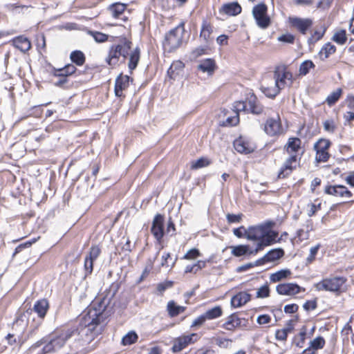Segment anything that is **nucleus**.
<instances>
[{
  "label": "nucleus",
  "mask_w": 354,
  "mask_h": 354,
  "mask_svg": "<svg viewBox=\"0 0 354 354\" xmlns=\"http://www.w3.org/2000/svg\"><path fill=\"white\" fill-rule=\"evenodd\" d=\"M108 302L105 298L96 299L87 307L79 317V326L66 327L55 331L51 337L55 348H61L68 339L75 337L84 343H89L100 335L108 317Z\"/></svg>",
  "instance_id": "f257e3e1"
},
{
  "label": "nucleus",
  "mask_w": 354,
  "mask_h": 354,
  "mask_svg": "<svg viewBox=\"0 0 354 354\" xmlns=\"http://www.w3.org/2000/svg\"><path fill=\"white\" fill-rule=\"evenodd\" d=\"M274 223L267 221L263 223L248 227L247 239L257 242L251 253H258L266 247L276 243L278 232L272 230Z\"/></svg>",
  "instance_id": "f03ea898"
},
{
  "label": "nucleus",
  "mask_w": 354,
  "mask_h": 354,
  "mask_svg": "<svg viewBox=\"0 0 354 354\" xmlns=\"http://www.w3.org/2000/svg\"><path fill=\"white\" fill-rule=\"evenodd\" d=\"M131 45L132 42L126 38L121 40L119 44L113 45L115 50H117L119 57H123V60L129 55L128 67L130 73H132L136 68L140 58V50L138 47H136L129 53Z\"/></svg>",
  "instance_id": "7ed1b4c3"
},
{
  "label": "nucleus",
  "mask_w": 354,
  "mask_h": 354,
  "mask_svg": "<svg viewBox=\"0 0 354 354\" xmlns=\"http://www.w3.org/2000/svg\"><path fill=\"white\" fill-rule=\"evenodd\" d=\"M184 31V23H180L165 35L162 44L165 51L171 53L180 47L183 41Z\"/></svg>",
  "instance_id": "20e7f679"
},
{
  "label": "nucleus",
  "mask_w": 354,
  "mask_h": 354,
  "mask_svg": "<svg viewBox=\"0 0 354 354\" xmlns=\"http://www.w3.org/2000/svg\"><path fill=\"white\" fill-rule=\"evenodd\" d=\"M346 279L343 277H335L332 278H326L315 284L317 290H325L333 292H342V286L346 283Z\"/></svg>",
  "instance_id": "39448f33"
},
{
  "label": "nucleus",
  "mask_w": 354,
  "mask_h": 354,
  "mask_svg": "<svg viewBox=\"0 0 354 354\" xmlns=\"http://www.w3.org/2000/svg\"><path fill=\"white\" fill-rule=\"evenodd\" d=\"M252 15L259 27L266 29L271 23L268 15V6L264 3H259L253 7Z\"/></svg>",
  "instance_id": "423d86ee"
},
{
  "label": "nucleus",
  "mask_w": 354,
  "mask_h": 354,
  "mask_svg": "<svg viewBox=\"0 0 354 354\" xmlns=\"http://www.w3.org/2000/svg\"><path fill=\"white\" fill-rule=\"evenodd\" d=\"M237 111H244L245 109L249 110L252 113L259 115L262 113L263 111V106L259 103L257 97L252 94L248 99L246 102H237L234 106Z\"/></svg>",
  "instance_id": "0eeeda50"
},
{
  "label": "nucleus",
  "mask_w": 354,
  "mask_h": 354,
  "mask_svg": "<svg viewBox=\"0 0 354 354\" xmlns=\"http://www.w3.org/2000/svg\"><path fill=\"white\" fill-rule=\"evenodd\" d=\"M261 90L266 96L270 98L275 97L280 92L279 86L274 82L271 75H266L263 77Z\"/></svg>",
  "instance_id": "6e6552de"
},
{
  "label": "nucleus",
  "mask_w": 354,
  "mask_h": 354,
  "mask_svg": "<svg viewBox=\"0 0 354 354\" xmlns=\"http://www.w3.org/2000/svg\"><path fill=\"white\" fill-rule=\"evenodd\" d=\"M271 76L274 79V82L279 86L280 90L286 87L288 84L287 81H289L290 84L292 82V73L288 71L284 66L276 67Z\"/></svg>",
  "instance_id": "1a4fd4ad"
},
{
  "label": "nucleus",
  "mask_w": 354,
  "mask_h": 354,
  "mask_svg": "<svg viewBox=\"0 0 354 354\" xmlns=\"http://www.w3.org/2000/svg\"><path fill=\"white\" fill-rule=\"evenodd\" d=\"M264 131L270 136L282 134L283 129L279 117L268 118L265 123Z\"/></svg>",
  "instance_id": "9d476101"
},
{
  "label": "nucleus",
  "mask_w": 354,
  "mask_h": 354,
  "mask_svg": "<svg viewBox=\"0 0 354 354\" xmlns=\"http://www.w3.org/2000/svg\"><path fill=\"white\" fill-rule=\"evenodd\" d=\"M288 21L290 26L297 29L303 35L306 34L308 30L312 26L313 21L309 18H300L298 17H290Z\"/></svg>",
  "instance_id": "9b49d317"
},
{
  "label": "nucleus",
  "mask_w": 354,
  "mask_h": 354,
  "mask_svg": "<svg viewBox=\"0 0 354 354\" xmlns=\"http://www.w3.org/2000/svg\"><path fill=\"white\" fill-rule=\"evenodd\" d=\"M151 232L157 241L160 243L165 234L164 216L162 214H158L153 218Z\"/></svg>",
  "instance_id": "f8f14e48"
},
{
  "label": "nucleus",
  "mask_w": 354,
  "mask_h": 354,
  "mask_svg": "<svg viewBox=\"0 0 354 354\" xmlns=\"http://www.w3.org/2000/svg\"><path fill=\"white\" fill-rule=\"evenodd\" d=\"M197 335L192 333L188 335H183L174 339L171 350L174 353L180 352L186 348L189 344L194 343V338Z\"/></svg>",
  "instance_id": "ddd939ff"
},
{
  "label": "nucleus",
  "mask_w": 354,
  "mask_h": 354,
  "mask_svg": "<svg viewBox=\"0 0 354 354\" xmlns=\"http://www.w3.org/2000/svg\"><path fill=\"white\" fill-rule=\"evenodd\" d=\"M325 193L337 197L349 198L352 196L351 192L344 185H327Z\"/></svg>",
  "instance_id": "4468645a"
},
{
  "label": "nucleus",
  "mask_w": 354,
  "mask_h": 354,
  "mask_svg": "<svg viewBox=\"0 0 354 354\" xmlns=\"http://www.w3.org/2000/svg\"><path fill=\"white\" fill-rule=\"evenodd\" d=\"M276 290L281 295H295L301 290V287L296 283H280L277 286Z\"/></svg>",
  "instance_id": "2eb2a0df"
},
{
  "label": "nucleus",
  "mask_w": 354,
  "mask_h": 354,
  "mask_svg": "<svg viewBox=\"0 0 354 354\" xmlns=\"http://www.w3.org/2000/svg\"><path fill=\"white\" fill-rule=\"evenodd\" d=\"M234 147L239 153L245 154L250 153L254 150L253 145L242 137L234 141Z\"/></svg>",
  "instance_id": "dca6fc26"
},
{
  "label": "nucleus",
  "mask_w": 354,
  "mask_h": 354,
  "mask_svg": "<svg viewBox=\"0 0 354 354\" xmlns=\"http://www.w3.org/2000/svg\"><path fill=\"white\" fill-rule=\"evenodd\" d=\"M130 80L132 82L133 79L127 75L120 74L115 80V94L117 97H122V91L126 89L129 85Z\"/></svg>",
  "instance_id": "f3484780"
},
{
  "label": "nucleus",
  "mask_w": 354,
  "mask_h": 354,
  "mask_svg": "<svg viewBox=\"0 0 354 354\" xmlns=\"http://www.w3.org/2000/svg\"><path fill=\"white\" fill-rule=\"evenodd\" d=\"M126 8V4L115 3L111 5L108 10L113 17L115 19H121L122 21H125L127 20V17L124 16Z\"/></svg>",
  "instance_id": "a211bd4d"
},
{
  "label": "nucleus",
  "mask_w": 354,
  "mask_h": 354,
  "mask_svg": "<svg viewBox=\"0 0 354 354\" xmlns=\"http://www.w3.org/2000/svg\"><path fill=\"white\" fill-rule=\"evenodd\" d=\"M297 161V154H292L284 162L283 166L279 174V177L284 178L290 174L292 169L296 167Z\"/></svg>",
  "instance_id": "6ab92c4d"
},
{
  "label": "nucleus",
  "mask_w": 354,
  "mask_h": 354,
  "mask_svg": "<svg viewBox=\"0 0 354 354\" xmlns=\"http://www.w3.org/2000/svg\"><path fill=\"white\" fill-rule=\"evenodd\" d=\"M250 299V294L245 291H241L232 297L231 305L234 308H240L246 304Z\"/></svg>",
  "instance_id": "aec40b11"
},
{
  "label": "nucleus",
  "mask_w": 354,
  "mask_h": 354,
  "mask_svg": "<svg viewBox=\"0 0 354 354\" xmlns=\"http://www.w3.org/2000/svg\"><path fill=\"white\" fill-rule=\"evenodd\" d=\"M241 11L242 8L236 1L225 3L220 9L221 13H224L228 16H236L239 15Z\"/></svg>",
  "instance_id": "412c9836"
},
{
  "label": "nucleus",
  "mask_w": 354,
  "mask_h": 354,
  "mask_svg": "<svg viewBox=\"0 0 354 354\" xmlns=\"http://www.w3.org/2000/svg\"><path fill=\"white\" fill-rule=\"evenodd\" d=\"M48 309V302L46 299H41L37 301L33 307V310L37 314V315L44 318Z\"/></svg>",
  "instance_id": "4be33fe9"
},
{
  "label": "nucleus",
  "mask_w": 354,
  "mask_h": 354,
  "mask_svg": "<svg viewBox=\"0 0 354 354\" xmlns=\"http://www.w3.org/2000/svg\"><path fill=\"white\" fill-rule=\"evenodd\" d=\"M14 46L19 49L22 52L28 51L30 47L31 44L30 41L23 36H19L13 39Z\"/></svg>",
  "instance_id": "5701e85b"
},
{
  "label": "nucleus",
  "mask_w": 354,
  "mask_h": 354,
  "mask_svg": "<svg viewBox=\"0 0 354 354\" xmlns=\"http://www.w3.org/2000/svg\"><path fill=\"white\" fill-rule=\"evenodd\" d=\"M253 250L248 245H239L232 247V254L235 257H241L245 254L255 255L257 253H250Z\"/></svg>",
  "instance_id": "b1692460"
},
{
  "label": "nucleus",
  "mask_w": 354,
  "mask_h": 354,
  "mask_svg": "<svg viewBox=\"0 0 354 354\" xmlns=\"http://www.w3.org/2000/svg\"><path fill=\"white\" fill-rule=\"evenodd\" d=\"M241 323V319L234 313L227 317V321L223 324V328L227 330H232L240 326Z\"/></svg>",
  "instance_id": "393cba45"
},
{
  "label": "nucleus",
  "mask_w": 354,
  "mask_h": 354,
  "mask_svg": "<svg viewBox=\"0 0 354 354\" xmlns=\"http://www.w3.org/2000/svg\"><path fill=\"white\" fill-rule=\"evenodd\" d=\"M215 62L212 59H205L201 61L198 66V69L203 73L212 74L215 70Z\"/></svg>",
  "instance_id": "a878e982"
},
{
  "label": "nucleus",
  "mask_w": 354,
  "mask_h": 354,
  "mask_svg": "<svg viewBox=\"0 0 354 354\" xmlns=\"http://www.w3.org/2000/svg\"><path fill=\"white\" fill-rule=\"evenodd\" d=\"M336 51V46L330 42L325 44L319 52V57L322 60L327 59L330 55L334 54Z\"/></svg>",
  "instance_id": "bb28decb"
},
{
  "label": "nucleus",
  "mask_w": 354,
  "mask_h": 354,
  "mask_svg": "<svg viewBox=\"0 0 354 354\" xmlns=\"http://www.w3.org/2000/svg\"><path fill=\"white\" fill-rule=\"evenodd\" d=\"M77 68L73 64H67L61 68L55 69L53 72L54 76H63L68 78V76L73 75Z\"/></svg>",
  "instance_id": "cd10ccee"
},
{
  "label": "nucleus",
  "mask_w": 354,
  "mask_h": 354,
  "mask_svg": "<svg viewBox=\"0 0 354 354\" xmlns=\"http://www.w3.org/2000/svg\"><path fill=\"white\" fill-rule=\"evenodd\" d=\"M184 66L183 62L180 60L174 62L167 71L168 75L170 78L174 79L183 70Z\"/></svg>",
  "instance_id": "c85d7f7f"
},
{
  "label": "nucleus",
  "mask_w": 354,
  "mask_h": 354,
  "mask_svg": "<svg viewBox=\"0 0 354 354\" xmlns=\"http://www.w3.org/2000/svg\"><path fill=\"white\" fill-rule=\"evenodd\" d=\"M168 314L171 317H174L178 315L180 313H183L186 308L182 306H178L174 301L168 302L167 306Z\"/></svg>",
  "instance_id": "c756f323"
},
{
  "label": "nucleus",
  "mask_w": 354,
  "mask_h": 354,
  "mask_svg": "<svg viewBox=\"0 0 354 354\" xmlns=\"http://www.w3.org/2000/svg\"><path fill=\"white\" fill-rule=\"evenodd\" d=\"M301 141L298 138H289L286 147L288 153H297L301 149Z\"/></svg>",
  "instance_id": "7c9ffc66"
},
{
  "label": "nucleus",
  "mask_w": 354,
  "mask_h": 354,
  "mask_svg": "<svg viewBox=\"0 0 354 354\" xmlns=\"http://www.w3.org/2000/svg\"><path fill=\"white\" fill-rule=\"evenodd\" d=\"M120 59V57L117 53V50H115L113 45L110 47L109 50V53L107 57H106V62L111 67H114L118 64Z\"/></svg>",
  "instance_id": "2f4dec72"
},
{
  "label": "nucleus",
  "mask_w": 354,
  "mask_h": 354,
  "mask_svg": "<svg viewBox=\"0 0 354 354\" xmlns=\"http://www.w3.org/2000/svg\"><path fill=\"white\" fill-rule=\"evenodd\" d=\"M268 263L279 260L284 255V251L281 248H276L270 250L266 254Z\"/></svg>",
  "instance_id": "473e14b6"
},
{
  "label": "nucleus",
  "mask_w": 354,
  "mask_h": 354,
  "mask_svg": "<svg viewBox=\"0 0 354 354\" xmlns=\"http://www.w3.org/2000/svg\"><path fill=\"white\" fill-rule=\"evenodd\" d=\"M70 59L73 63L77 66H81L85 63L86 57L84 54L80 50H74L70 55Z\"/></svg>",
  "instance_id": "72a5a7b5"
},
{
  "label": "nucleus",
  "mask_w": 354,
  "mask_h": 354,
  "mask_svg": "<svg viewBox=\"0 0 354 354\" xmlns=\"http://www.w3.org/2000/svg\"><path fill=\"white\" fill-rule=\"evenodd\" d=\"M177 261V257L173 258L170 253H164L161 258V266L172 268Z\"/></svg>",
  "instance_id": "f704fd0d"
},
{
  "label": "nucleus",
  "mask_w": 354,
  "mask_h": 354,
  "mask_svg": "<svg viewBox=\"0 0 354 354\" xmlns=\"http://www.w3.org/2000/svg\"><path fill=\"white\" fill-rule=\"evenodd\" d=\"M204 314L207 320H211L220 317L223 314V310L221 306H217L207 310Z\"/></svg>",
  "instance_id": "c9c22d12"
},
{
  "label": "nucleus",
  "mask_w": 354,
  "mask_h": 354,
  "mask_svg": "<svg viewBox=\"0 0 354 354\" xmlns=\"http://www.w3.org/2000/svg\"><path fill=\"white\" fill-rule=\"evenodd\" d=\"M332 40L339 45H344L347 41L346 32L345 30H339L336 31L333 37Z\"/></svg>",
  "instance_id": "e433bc0d"
},
{
  "label": "nucleus",
  "mask_w": 354,
  "mask_h": 354,
  "mask_svg": "<svg viewBox=\"0 0 354 354\" xmlns=\"http://www.w3.org/2000/svg\"><path fill=\"white\" fill-rule=\"evenodd\" d=\"M342 93V88H337L335 91H333L330 94H329L326 99V102L328 104V105L330 106L334 105L341 97Z\"/></svg>",
  "instance_id": "4c0bfd02"
},
{
  "label": "nucleus",
  "mask_w": 354,
  "mask_h": 354,
  "mask_svg": "<svg viewBox=\"0 0 354 354\" xmlns=\"http://www.w3.org/2000/svg\"><path fill=\"white\" fill-rule=\"evenodd\" d=\"M290 273L291 272L289 270H281L272 274L270 279L272 282H278L281 279L286 278L289 274H290Z\"/></svg>",
  "instance_id": "58836bf2"
},
{
  "label": "nucleus",
  "mask_w": 354,
  "mask_h": 354,
  "mask_svg": "<svg viewBox=\"0 0 354 354\" xmlns=\"http://www.w3.org/2000/svg\"><path fill=\"white\" fill-rule=\"evenodd\" d=\"M212 31V30L210 24H208L207 21H203L202 24L200 37L207 42L209 39Z\"/></svg>",
  "instance_id": "ea45409f"
},
{
  "label": "nucleus",
  "mask_w": 354,
  "mask_h": 354,
  "mask_svg": "<svg viewBox=\"0 0 354 354\" xmlns=\"http://www.w3.org/2000/svg\"><path fill=\"white\" fill-rule=\"evenodd\" d=\"M315 64L311 60L303 62L299 66V72L300 75H306L309 73L311 68H315Z\"/></svg>",
  "instance_id": "a19ab883"
},
{
  "label": "nucleus",
  "mask_w": 354,
  "mask_h": 354,
  "mask_svg": "<svg viewBox=\"0 0 354 354\" xmlns=\"http://www.w3.org/2000/svg\"><path fill=\"white\" fill-rule=\"evenodd\" d=\"M138 339V335L135 332H129L122 339V344L124 346L131 345Z\"/></svg>",
  "instance_id": "79ce46f5"
},
{
  "label": "nucleus",
  "mask_w": 354,
  "mask_h": 354,
  "mask_svg": "<svg viewBox=\"0 0 354 354\" xmlns=\"http://www.w3.org/2000/svg\"><path fill=\"white\" fill-rule=\"evenodd\" d=\"M325 346V339L324 337L319 336L315 338L313 340L310 342V348L314 349L315 351L322 349Z\"/></svg>",
  "instance_id": "37998d69"
},
{
  "label": "nucleus",
  "mask_w": 354,
  "mask_h": 354,
  "mask_svg": "<svg viewBox=\"0 0 354 354\" xmlns=\"http://www.w3.org/2000/svg\"><path fill=\"white\" fill-rule=\"evenodd\" d=\"M89 35H91L94 40L97 43H103L108 40L109 36L104 33L98 31H91L88 32Z\"/></svg>",
  "instance_id": "c03bdc74"
},
{
  "label": "nucleus",
  "mask_w": 354,
  "mask_h": 354,
  "mask_svg": "<svg viewBox=\"0 0 354 354\" xmlns=\"http://www.w3.org/2000/svg\"><path fill=\"white\" fill-rule=\"evenodd\" d=\"M207 47L199 46L194 49L191 53L189 57L191 59H196L199 57L207 54Z\"/></svg>",
  "instance_id": "a18cd8bd"
},
{
  "label": "nucleus",
  "mask_w": 354,
  "mask_h": 354,
  "mask_svg": "<svg viewBox=\"0 0 354 354\" xmlns=\"http://www.w3.org/2000/svg\"><path fill=\"white\" fill-rule=\"evenodd\" d=\"M210 164L209 159L206 158H201L196 161L192 162L191 168L192 169H198L204 167H207Z\"/></svg>",
  "instance_id": "49530a36"
},
{
  "label": "nucleus",
  "mask_w": 354,
  "mask_h": 354,
  "mask_svg": "<svg viewBox=\"0 0 354 354\" xmlns=\"http://www.w3.org/2000/svg\"><path fill=\"white\" fill-rule=\"evenodd\" d=\"M330 145V142L328 140L321 139L315 144V150L327 151Z\"/></svg>",
  "instance_id": "de8ad7c7"
},
{
  "label": "nucleus",
  "mask_w": 354,
  "mask_h": 354,
  "mask_svg": "<svg viewBox=\"0 0 354 354\" xmlns=\"http://www.w3.org/2000/svg\"><path fill=\"white\" fill-rule=\"evenodd\" d=\"M270 295V288L268 284L260 287L257 291V298H266Z\"/></svg>",
  "instance_id": "09e8293b"
},
{
  "label": "nucleus",
  "mask_w": 354,
  "mask_h": 354,
  "mask_svg": "<svg viewBox=\"0 0 354 354\" xmlns=\"http://www.w3.org/2000/svg\"><path fill=\"white\" fill-rule=\"evenodd\" d=\"M100 248L97 245H94L91 248L90 252L86 257L95 261L97 259V257L100 254Z\"/></svg>",
  "instance_id": "8fccbe9b"
},
{
  "label": "nucleus",
  "mask_w": 354,
  "mask_h": 354,
  "mask_svg": "<svg viewBox=\"0 0 354 354\" xmlns=\"http://www.w3.org/2000/svg\"><path fill=\"white\" fill-rule=\"evenodd\" d=\"M278 41L287 44H294L295 40V37L290 33H286L281 35L278 37Z\"/></svg>",
  "instance_id": "3c124183"
},
{
  "label": "nucleus",
  "mask_w": 354,
  "mask_h": 354,
  "mask_svg": "<svg viewBox=\"0 0 354 354\" xmlns=\"http://www.w3.org/2000/svg\"><path fill=\"white\" fill-rule=\"evenodd\" d=\"M174 282L172 281H165L162 283H159L157 285V291L160 293H162L165 290L170 288L173 286Z\"/></svg>",
  "instance_id": "603ef678"
},
{
  "label": "nucleus",
  "mask_w": 354,
  "mask_h": 354,
  "mask_svg": "<svg viewBox=\"0 0 354 354\" xmlns=\"http://www.w3.org/2000/svg\"><path fill=\"white\" fill-rule=\"evenodd\" d=\"M290 331V328H283L277 330L275 334L276 338L278 340H286L287 339L288 333Z\"/></svg>",
  "instance_id": "864d4df0"
},
{
  "label": "nucleus",
  "mask_w": 354,
  "mask_h": 354,
  "mask_svg": "<svg viewBox=\"0 0 354 354\" xmlns=\"http://www.w3.org/2000/svg\"><path fill=\"white\" fill-rule=\"evenodd\" d=\"M248 228L244 226H241L238 228L233 230L234 234L238 238H246L247 239Z\"/></svg>",
  "instance_id": "5fc2aeb1"
},
{
  "label": "nucleus",
  "mask_w": 354,
  "mask_h": 354,
  "mask_svg": "<svg viewBox=\"0 0 354 354\" xmlns=\"http://www.w3.org/2000/svg\"><path fill=\"white\" fill-rule=\"evenodd\" d=\"M242 214H227L226 215L227 221L229 223H239L242 220Z\"/></svg>",
  "instance_id": "6e6d98bb"
},
{
  "label": "nucleus",
  "mask_w": 354,
  "mask_h": 354,
  "mask_svg": "<svg viewBox=\"0 0 354 354\" xmlns=\"http://www.w3.org/2000/svg\"><path fill=\"white\" fill-rule=\"evenodd\" d=\"M93 260H91L87 257L84 259V270L85 275H88L92 273L93 269Z\"/></svg>",
  "instance_id": "4d7b16f0"
},
{
  "label": "nucleus",
  "mask_w": 354,
  "mask_h": 354,
  "mask_svg": "<svg viewBox=\"0 0 354 354\" xmlns=\"http://www.w3.org/2000/svg\"><path fill=\"white\" fill-rule=\"evenodd\" d=\"M316 160L317 162H326L329 158V154L327 151L316 150Z\"/></svg>",
  "instance_id": "13d9d810"
},
{
  "label": "nucleus",
  "mask_w": 354,
  "mask_h": 354,
  "mask_svg": "<svg viewBox=\"0 0 354 354\" xmlns=\"http://www.w3.org/2000/svg\"><path fill=\"white\" fill-rule=\"evenodd\" d=\"M55 77H57L58 80L57 81L54 82V83H53L54 85L57 87L66 88L67 87L66 84L68 82V78L66 77H63V76H55Z\"/></svg>",
  "instance_id": "bf43d9fd"
},
{
  "label": "nucleus",
  "mask_w": 354,
  "mask_h": 354,
  "mask_svg": "<svg viewBox=\"0 0 354 354\" xmlns=\"http://www.w3.org/2000/svg\"><path fill=\"white\" fill-rule=\"evenodd\" d=\"M319 248L320 244H317V245L312 247L310 248L309 256L307 257L306 259L308 263H312L315 260V256L317 255Z\"/></svg>",
  "instance_id": "052dcab7"
},
{
  "label": "nucleus",
  "mask_w": 354,
  "mask_h": 354,
  "mask_svg": "<svg viewBox=\"0 0 354 354\" xmlns=\"http://www.w3.org/2000/svg\"><path fill=\"white\" fill-rule=\"evenodd\" d=\"M200 256V252L197 249L189 250L183 257L185 259H193Z\"/></svg>",
  "instance_id": "680f3d73"
},
{
  "label": "nucleus",
  "mask_w": 354,
  "mask_h": 354,
  "mask_svg": "<svg viewBox=\"0 0 354 354\" xmlns=\"http://www.w3.org/2000/svg\"><path fill=\"white\" fill-rule=\"evenodd\" d=\"M324 32H321L319 31H315L314 34L308 38V42L309 44H313L317 41L318 40L321 39L322 37L324 36Z\"/></svg>",
  "instance_id": "e2e57ef3"
},
{
  "label": "nucleus",
  "mask_w": 354,
  "mask_h": 354,
  "mask_svg": "<svg viewBox=\"0 0 354 354\" xmlns=\"http://www.w3.org/2000/svg\"><path fill=\"white\" fill-rule=\"evenodd\" d=\"M207 320L205 314H202L200 316H198L197 318H196L192 325H191V327H195V326H201L203 325L205 321Z\"/></svg>",
  "instance_id": "0e129e2a"
},
{
  "label": "nucleus",
  "mask_w": 354,
  "mask_h": 354,
  "mask_svg": "<svg viewBox=\"0 0 354 354\" xmlns=\"http://www.w3.org/2000/svg\"><path fill=\"white\" fill-rule=\"evenodd\" d=\"M239 121V115L237 113H236V115L233 117H228L225 122H224V125L226 126H235L236 124H238Z\"/></svg>",
  "instance_id": "69168bd1"
},
{
  "label": "nucleus",
  "mask_w": 354,
  "mask_h": 354,
  "mask_svg": "<svg viewBox=\"0 0 354 354\" xmlns=\"http://www.w3.org/2000/svg\"><path fill=\"white\" fill-rule=\"evenodd\" d=\"M57 350V349L55 348L51 339H50V341L47 344H46V345L42 348L44 353H52Z\"/></svg>",
  "instance_id": "338daca9"
},
{
  "label": "nucleus",
  "mask_w": 354,
  "mask_h": 354,
  "mask_svg": "<svg viewBox=\"0 0 354 354\" xmlns=\"http://www.w3.org/2000/svg\"><path fill=\"white\" fill-rule=\"evenodd\" d=\"M299 309V306L296 304H288L284 306V312L288 314L296 313Z\"/></svg>",
  "instance_id": "774afa93"
}]
</instances>
